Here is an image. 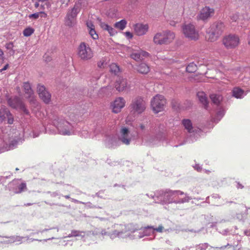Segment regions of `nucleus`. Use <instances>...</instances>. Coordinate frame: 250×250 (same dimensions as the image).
Returning <instances> with one entry per match:
<instances>
[{
	"label": "nucleus",
	"instance_id": "a211bd4d",
	"mask_svg": "<svg viewBox=\"0 0 250 250\" xmlns=\"http://www.w3.org/2000/svg\"><path fill=\"white\" fill-rule=\"evenodd\" d=\"M197 96L200 103L203 105L204 108L207 109L208 102L205 93L202 91L198 92L197 94Z\"/></svg>",
	"mask_w": 250,
	"mask_h": 250
},
{
	"label": "nucleus",
	"instance_id": "09e8293b",
	"mask_svg": "<svg viewBox=\"0 0 250 250\" xmlns=\"http://www.w3.org/2000/svg\"><path fill=\"white\" fill-rule=\"evenodd\" d=\"M13 45L12 43H9L6 45V48L8 49H10L12 47Z\"/></svg>",
	"mask_w": 250,
	"mask_h": 250
},
{
	"label": "nucleus",
	"instance_id": "6e6552de",
	"mask_svg": "<svg viewBox=\"0 0 250 250\" xmlns=\"http://www.w3.org/2000/svg\"><path fill=\"white\" fill-rule=\"evenodd\" d=\"M37 92L39 97L45 104L51 101V94L47 91L43 85L39 84L37 86Z\"/></svg>",
	"mask_w": 250,
	"mask_h": 250
},
{
	"label": "nucleus",
	"instance_id": "20e7f679",
	"mask_svg": "<svg viewBox=\"0 0 250 250\" xmlns=\"http://www.w3.org/2000/svg\"><path fill=\"white\" fill-rule=\"evenodd\" d=\"M78 56L81 60L86 61L91 60L94 56V53L88 44L82 42L78 47Z\"/></svg>",
	"mask_w": 250,
	"mask_h": 250
},
{
	"label": "nucleus",
	"instance_id": "2eb2a0df",
	"mask_svg": "<svg viewBox=\"0 0 250 250\" xmlns=\"http://www.w3.org/2000/svg\"><path fill=\"white\" fill-rule=\"evenodd\" d=\"M208 29L220 36L224 30L225 25L222 22H216L213 23Z\"/></svg>",
	"mask_w": 250,
	"mask_h": 250
},
{
	"label": "nucleus",
	"instance_id": "9b49d317",
	"mask_svg": "<svg viewBox=\"0 0 250 250\" xmlns=\"http://www.w3.org/2000/svg\"><path fill=\"white\" fill-rule=\"evenodd\" d=\"M22 88L26 98L28 99L31 103H34L36 101L35 96L31 88L30 83L28 82L23 83Z\"/></svg>",
	"mask_w": 250,
	"mask_h": 250
},
{
	"label": "nucleus",
	"instance_id": "3c124183",
	"mask_svg": "<svg viewBox=\"0 0 250 250\" xmlns=\"http://www.w3.org/2000/svg\"><path fill=\"white\" fill-rule=\"evenodd\" d=\"M248 44L250 45V30L249 34Z\"/></svg>",
	"mask_w": 250,
	"mask_h": 250
},
{
	"label": "nucleus",
	"instance_id": "6e6d98bb",
	"mask_svg": "<svg viewBox=\"0 0 250 250\" xmlns=\"http://www.w3.org/2000/svg\"><path fill=\"white\" fill-rule=\"evenodd\" d=\"M224 248H226V246L221 247V248H216V249H224Z\"/></svg>",
	"mask_w": 250,
	"mask_h": 250
},
{
	"label": "nucleus",
	"instance_id": "6ab92c4d",
	"mask_svg": "<svg viewBox=\"0 0 250 250\" xmlns=\"http://www.w3.org/2000/svg\"><path fill=\"white\" fill-rule=\"evenodd\" d=\"M137 71L141 74H147L150 71V67L146 63L142 62L137 66Z\"/></svg>",
	"mask_w": 250,
	"mask_h": 250
},
{
	"label": "nucleus",
	"instance_id": "4468645a",
	"mask_svg": "<svg viewBox=\"0 0 250 250\" xmlns=\"http://www.w3.org/2000/svg\"><path fill=\"white\" fill-rule=\"evenodd\" d=\"M148 30L147 24L137 23L134 25L135 33L138 36H143L146 33Z\"/></svg>",
	"mask_w": 250,
	"mask_h": 250
},
{
	"label": "nucleus",
	"instance_id": "603ef678",
	"mask_svg": "<svg viewBox=\"0 0 250 250\" xmlns=\"http://www.w3.org/2000/svg\"><path fill=\"white\" fill-rule=\"evenodd\" d=\"M140 128L142 129H144L145 128V126L144 125L142 124V125H140Z\"/></svg>",
	"mask_w": 250,
	"mask_h": 250
},
{
	"label": "nucleus",
	"instance_id": "7ed1b4c3",
	"mask_svg": "<svg viewBox=\"0 0 250 250\" xmlns=\"http://www.w3.org/2000/svg\"><path fill=\"white\" fill-rule=\"evenodd\" d=\"M80 10L81 5L79 3H76L72 8L68 10L64 18L65 25L72 27L75 24L77 14Z\"/></svg>",
	"mask_w": 250,
	"mask_h": 250
},
{
	"label": "nucleus",
	"instance_id": "c03bdc74",
	"mask_svg": "<svg viewBox=\"0 0 250 250\" xmlns=\"http://www.w3.org/2000/svg\"><path fill=\"white\" fill-rule=\"evenodd\" d=\"M126 36L128 37L129 38L131 39L133 37L132 34L129 32H126L125 33Z\"/></svg>",
	"mask_w": 250,
	"mask_h": 250
},
{
	"label": "nucleus",
	"instance_id": "49530a36",
	"mask_svg": "<svg viewBox=\"0 0 250 250\" xmlns=\"http://www.w3.org/2000/svg\"><path fill=\"white\" fill-rule=\"evenodd\" d=\"M72 235L77 236L79 235L80 232L78 231H73L72 232Z\"/></svg>",
	"mask_w": 250,
	"mask_h": 250
},
{
	"label": "nucleus",
	"instance_id": "dca6fc26",
	"mask_svg": "<svg viewBox=\"0 0 250 250\" xmlns=\"http://www.w3.org/2000/svg\"><path fill=\"white\" fill-rule=\"evenodd\" d=\"M164 44H168L171 43L175 38V34L174 32L169 30L163 31Z\"/></svg>",
	"mask_w": 250,
	"mask_h": 250
},
{
	"label": "nucleus",
	"instance_id": "4d7b16f0",
	"mask_svg": "<svg viewBox=\"0 0 250 250\" xmlns=\"http://www.w3.org/2000/svg\"><path fill=\"white\" fill-rule=\"evenodd\" d=\"M64 197L66 199H69L70 198L69 195H66Z\"/></svg>",
	"mask_w": 250,
	"mask_h": 250
},
{
	"label": "nucleus",
	"instance_id": "864d4df0",
	"mask_svg": "<svg viewBox=\"0 0 250 250\" xmlns=\"http://www.w3.org/2000/svg\"><path fill=\"white\" fill-rule=\"evenodd\" d=\"M6 149V148H1L0 149V153L2 152H4Z\"/></svg>",
	"mask_w": 250,
	"mask_h": 250
},
{
	"label": "nucleus",
	"instance_id": "473e14b6",
	"mask_svg": "<svg viewBox=\"0 0 250 250\" xmlns=\"http://www.w3.org/2000/svg\"><path fill=\"white\" fill-rule=\"evenodd\" d=\"M26 188H27L26 184L25 183H22L19 186V191L17 192V193H21L23 191L25 190Z\"/></svg>",
	"mask_w": 250,
	"mask_h": 250
},
{
	"label": "nucleus",
	"instance_id": "1a4fd4ad",
	"mask_svg": "<svg viewBox=\"0 0 250 250\" xmlns=\"http://www.w3.org/2000/svg\"><path fill=\"white\" fill-rule=\"evenodd\" d=\"M114 87L116 90L119 92L126 91L130 88L127 80L122 77L117 78L115 82Z\"/></svg>",
	"mask_w": 250,
	"mask_h": 250
},
{
	"label": "nucleus",
	"instance_id": "4c0bfd02",
	"mask_svg": "<svg viewBox=\"0 0 250 250\" xmlns=\"http://www.w3.org/2000/svg\"><path fill=\"white\" fill-rule=\"evenodd\" d=\"M4 53L3 51L0 48V65H1L4 61Z\"/></svg>",
	"mask_w": 250,
	"mask_h": 250
},
{
	"label": "nucleus",
	"instance_id": "de8ad7c7",
	"mask_svg": "<svg viewBox=\"0 0 250 250\" xmlns=\"http://www.w3.org/2000/svg\"><path fill=\"white\" fill-rule=\"evenodd\" d=\"M62 134L63 135H70L71 134L70 131H65L64 132H62Z\"/></svg>",
	"mask_w": 250,
	"mask_h": 250
},
{
	"label": "nucleus",
	"instance_id": "13d9d810",
	"mask_svg": "<svg viewBox=\"0 0 250 250\" xmlns=\"http://www.w3.org/2000/svg\"><path fill=\"white\" fill-rule=\"evenodd\" d=\"M16 170H19V169H18V168H17L16 169Z\"/></svg>",
	"mask_w": 250,
	"mask_h": 250
},
{
	"label": "nucleus",
	"instance_id": "f704fd0d",
	"mask_svg": "<svg viewBox=\"0 0 250 250\" xmlns=\"http://www.w3.org/2000/svg\"><path fill=\"white\" fill-rule=\"evenodd\" d=\"M40 16H41L42 14L40 12H38L37 13L29 15V18L30 19H37L39 18Z\"/></svg>",
	"mask_w": 250,
	"mask_h": 250
},
{
	"label": "nucleus",
	"instance_id": "7c9ffc66",
	"mask_svg": "<svg viewBox=\"0 0 250 250\" xmlns=\"http://www.w3.org/2000/svg\"><path fill=\"white\" fill-rule=\"evenodd\" d=\"M89 34H90V36L94 40H97L98 39V35L97 34L95 28L94 29H91L89 30H88Z\"/></svg>",
	"mask_w": 250,
	"mask_h": 250
},
{
	"label": "nucleus",
	"instance_id": "79ce46f5",
	"mask_svg": "<svg viewBox=\"0 0 250 250\" xmlns=\"http://www.w3.org/2000/svg\"><path fill=\"white\" fill-rule=\"evenodd\" d=\"M8 117V123L9 124H12L13 123L14 119L13 117H11V115L9 114L8 116H7Z\"/></svg>",
	"mask_w": 250,
	"mask_h": 250
},
{
	"label": "nucleus",
	"instance_id": "e433bc0d",
	"mask_svg": "<svg viewBox=\"0 0 250 250\" xmlns=\"http://www.w3.org/2000/svg\"><path fill=\"white\" fill-rule=\"evenodd\" d=\"M107 31L108 32L110 36H113L117 33L116 30L110 26H109V28L107 29Z\"/></svg>",
	"mask_w": 250,
	"mask_h": 250
},
{
	"label": "nucleus",
	"instance_id": "cd10ccee",
	"mask_svg": "<svg viewBox=\"0 0 250 250\" xmlns=\"http://www.w3.org/2000/svg\"><path fill=\"white\" fill-rule=\"evenodd\" d=\"M34 31L33 28L29 27L23 30V34L25 37H29L34 32Z\"/></svg>",
	"mask_w": 250,
	"mask_h": 250
},
{
	"label": "nucleus",
	"instance_id": "c85d7f7f",
	"mask_svg": "<svg viewBox=\"0 0 250 250\" xmlns=\"http://www.w3.org/2000/svg\"><path fill=\"white\" fill-rule=\"evenodd\" d=\"M10 115V113L6 109H0V122H2L5 118V115Z\"/></svg>",
	"mask_w": 250,
	"mask_h": 250
},
{
	"label": "nucleus",
	"instance_id": "2f4dec72",
	"mask_svg": "<svg viewBox=\"0 0 250 250\" xmlns=\"http://www.w3.org/2000/svg\"><path fill=\"white\" fill-rule=\"evenodd\" d=\"M140 59L141 61L145 59V58H147L149 56V54L146 51L140 50Z\"/></svg>",
	"mask_w": 250,
	"mask_h": 250
},
{
	"label": "nucleus",
	"instance_id": "8fccbe9b",
	"mask_svg": "<svg viewBox=\"0 0 250 250\" xmlns=\"http://www.w3.org/2000/svg\"><path fill=\"white\" fill-rule=\"evenodd\" d=\"M175 193H179L181 195H183L184 194V192L183 191H174L173 192V194H174Z\"/></svg>",
	"mask_w": 250,
	"mask_h": 250
},
{
	"label": "nucleus",
	"instance_id": "a878e982",
	"mask_svg": "<svg viewBox=\"0 0 250 250\" xmlns=\"http://www.w3.org/2000/svg\"><path fill=\"white\" fill-rule=\"evenodd\" d=\"M126 23V21L125 20H122L120 21L115 23L114 26L116 28L122 30L125 27Z\"/></svg>",
	"mask_w": 250,
	"mask_h": 250
},
{
	"label": "nucleus",
	"instance_id": "f257e3e1",
	"mask_svg": "<svg viewBox=\"0 0 250 250\" xmlns=\"http://www.w3.org/2000/svg\"><path fill=\"white\" fill-rule=\"evenodd\" d=\"M167 103V100L164 96L157 94L151 100L150 106L153 112L157 114L165 110Z\"/></svg>",
	"mask_w": 250,
	"mask_h": 250
},
{
	"label": "nucleus",
	"instance_id": "c756f323",
	"mask_svg": "<svg viewBox=\"0 0 250 250\" xmlns=\"http://www.w3.org/2000/svg\"><path fill=\"white\" fill-rule=\"evenodd\" d=\"M130 57L136 61H141L140 52H133L130 54Z\"/></svg>",
	"mask_w": 250,
	"mask_h": 250
},
{
	"label": "nucleus",
	"instance_id": "b1692460",
	"mask_svg": "<svg viewBox=\"0 0 250 250\" xmlns=\"http://www.w3.org/2000/svg\"><path fill=\"white\" fill-rule=\"evenodd\" d=\"M210 98L212 102L216 104H218L222 100V97L218 94H212L210 95Z\"/></svg>",
	"mask_w": 250,
	"mask_h": 250
},
{
	"label": "nucleus",
	"instance_id": "ddd939ff",
	"mask_svg": "<svg viewBox=\"0 0 250 250\" xmlns=\"http://www.w3.org/2000/svg\"><path fill=\"white\" fill-rule=\"evenodd\" d=\"M119 140L126 145H128L130 144L131 138L129 135V130L127 127H123L121 128Z\"/></svg>",
	"mask_w": 250,
	"mask_h": 250
},
{
	"label": "nucleus",
	"instance_id": "39448f33",
	"mask_svg": "<svg viewBox=\"0 0 250 250\" xmlns=\"http://www.w3.org/2000/svg\"><path fill=\"white\" fill-rule=\"evenodd\" d=\"M131 112L140 114L146 109V103L143 98L137 97L133 99L130 104Z\"/></svg>",
	"mask_w": 250,
	"mask_h": 250
},
{
	"label": "nucleus",
	"instance_id": "f03ea898",
	"mask_svg": "<svg viewBox=\"0 0 250 250\" xmlns=\"http://www.w3.org/2000/svg\"><path fill=\"white\" fill-rule=\"evenodd\" d=\"M182 31L185 38L189 40L196 41L199 39V32L192 23L183 24L182 26Z\"/></svg>",
	"mask_w": 250,
	"mask_h": 250
},
{
	"label": "nucleus",
	"instance_id": "a18cd8bd",
	"mask_svg": "<svg viewBox=\"0 0 250 250\" xmlns=\"http://www.w3.org/2000/svg\"><path fill=\"white\" fill-rule=\"evenodd\" d=\"M70 0H61L62 4H64L65 5H67Z\"/></svg>",
	"mask_w": 250,
	"mask_h": 250
},
{
	"label": "nucleus",
	"instance_id": "a19ab883",
	"mask_svg": "<svg viewBox=\"0 0 250 250\" xmlns=\"http://www.w3.org/2000/svg\"><path fill=\"white\" fill-rule=\"evenodd\" d=\"M101 27L104 29V30H107V29L109 28V25H107V24L105 23H101Z\"/></svg>",
	"mask_w": 250,
	"mask_h": 250
},
{
	"label": "nucleus",
	"instance_id": "4be33fe9",
	"mask_svg": "<svg viewBox=\"0 0 250 250\" xmlns=\"http://www.w3.org/2000/svg\"><path fill=\"white\" fill-rule=\"evenodd\" d=\"M182 124L185 128L189 133L193 131V126L191 121L189 119H184L182 121Z\"/></svg>",
	"mask_w": 250,
	"mask_h": 250
},
{
	"label": "nucleus",
	"instance_id": "423d86ee",
	"mask_svg": "<svg viewBox=\"0 0 250 250\" xmlns=\"http://www.w3.org/2000/svg\"><path fill=\"white\" fill-rule=\"evenodd\" d=\"M223 44L227 49L234 48L240 43V39L238 36L234 34H229L225 36L222 40Z\"/></svg>",
	"mask_w": 250,
	"mask_h": 250
},
{
	"label": "nucleus",
	"instance_id": "c9c22d12",
	"mask_svg": "<svg viewBox=\"0 0 250 250\" xmlns=\"http://www.w3.org/2000/svg\"><path fill=\"white\" fill-rule=\"evenodd\" d=\"M106 65V62L105 60L102 59L99 62H98L97 63L98 67L102 68H104Z\"/></svg>",
	"mask_w": 250,
	"mask_h": 250
},
{
	"label": "nucleus",
	"instance_id": "37998d69",
	"mask_svg": "<svg viewBox=\"0 0 250 250\" xmlns=\"http://www.w3.org/2000/svg\"><path fill=\"white\" fill-rule=\"evenodd\" d=\"M9 67V64L7 63L4 65V66L2 68L0 69V72H2L4 70H6Z\"/></svg>",
	"mask_w": 250,
	"mask_h": 250
},
{
	"label": "nucleus",
	"instance_id": "412c9836",
	"mask_svg": "<svg viewBox=\"0 0 250 250\" xmlns=\"http://www.w3.org/2000/svg\"><path fill=\"white\" fill-rule=\"evenodd\" d=\"M219 37V36L217 35L216 33L211 31L209 29H208L206 38L208 41L214 42L216 41Z\"/></svg>",
	"mask_w": 250,
	"mask_h": 250
},
{
	"label": "nucleus",
	"instance_id": "58836bf2",
	"mask_svg": "<svg viewBox=\"0 0 250 250\" xmlns=\"http://www.w3.org/2000/svg\"><path fill=\"white\" fill-rule=\"evenodd\" d=\"M230 19L232 21H236L238 19V15L237 14H233L230 17Z\"/></svg>",
	"mask_w": 250,
	"mask_h": 250
},
{
	"label": "nucleus",
	"instance_id": "ea45409f",
	"mask_svg": "<svg viewBox=\"0 0 250 250\" xmlns=\"http://www.w3.org/2000/svg\"><path fill=\"white\" fill-rule=\"evenodd\" d=\"M86 24L88 30H89L91 29L95 28V26L94 25L92 22H88Z\"/></svg>",
	"mask_w": 250,
	"mask_h": 250
},
{
	"label": "nucleus",
	"instance_id": "f3484780",
	"mask_svg": "<svg viewBox=\"0 0 250 250\" xmlns=\"http://www.w3.org/2000/svg\"><path fill=\"white\" fill-rule=\"evenodd\" d=\"M35 7L37 9V10L42 14V17L46 18L47 15L45 13L44 11L45 10V5H46V2H43L42 1H37L34 0Z\"/></svg>",
	"mask_w": 250,
	"mask_h": 250
},
{
	"label": "nucleus",
	"instance_id": "393cba45",
	"mask_svg": "<svg viewBox=\"0 0 250 250\" xmlns=\"http://www.w3.org/2000/svg\"><path fill=\"white\" fill-rule=\"evenodd\" d=\"M109 69L110 71L115 75H117L120 71L119 66L115 63H112L109 65Z\"/></svg>",
	"mask_w": 250,
	"mask_h": 250
},
{
	"label": "nucleus",
	"instance_id": "5701e85b",
	"mask_svg": "<svg viewBox=\"0 0 250 250\" xmlns=\"http://www.w3.org/2000/svg\"><path fill=\"white\" fill-rule=\"evenodd\" d=\"M244 93V91L239 87H234L232 90V95L236 98H241Z\"/></svg>",
	"mask_w": 250,
	"mask_h": 250
},
{
	"label": "nucleus",
	"instance_id": "f8f14e48",
	"mask_svg": "<svg viewBox=\"0 0 250 250\" xmlns=\"http://www.w3.org/2000/svg\"><path fill=\"white\" fill-rule=\"evenodd\" d=\"M8 104L14 108H20L22 109L26 114H28L27 110L25 108L24 105L19 97H15L10 98L8 100Z\"/></svg>",
	"mask_w": 250,
	"mask_h": 250
},
{
	"label": "nucleus",
	"instance_id": "0eeeda50",
	"mask_svg": "<svg viewBox=\"0 0 250 250\" xmlns=\"http://www.w3.org/2000/svg\"><path fill=\"white\" fill-rule=\"evenodd\" d=\"M126 101L122 97H118L111 103L110 107L112 111L114 113H118L125 106Z\"/></svg>",
	"mask_w": 250,
	"mask_h": 250
},
{
	"label": "nucleus",
	"instance_id": "72a5a7b5",
	"mask_svg": "<svg viewBox=\"0 0 250 250\" xmlns=\"http://www.w3.org/2000/svg\"><path fill=\"white\" fill-rule=\"evenodd\" d=\"M146 228L153 229L154 230H156V231H157L158 232H162L163 231V229H164V227L162 226H159L157 228H154L152 226H147V227H146Z\"/></svg>",
	"mask_w": 250,
	"mask_h": 250
},
{
	"label": "nucleus",
	"instance_id": "9d476101",
	"mask_svg": "<svg viewBox=\"0 0 250 250\" xmlns=\"http://www.w3.org/2000/svg\"><path fill=\"white\" fill-rule=\"evenodd\" d=\"M214 10L208 6L203 8L197 16L198 20L206 21L214 14Z\"/></svg>",
	"mask_w": 250,
	"mask_h": 250
},
{
	"label": "nucleus",
	"instance_id": "5fc2aeb1",
	"mask_svg": "<svg viewBox=\"0 0 250 250\" xmlns=\"http://www.w3.org/2000/svg\"><path fill=\"white\" fill-rule=\"evenodd\" d=\"M197 171H200L201 170V168H200L199 167H198L196 168Z\"/></svg>",
	"mask_w": 250,
	"mask_h": 250
},
{
	"label": "nucleus",
	"instance_id": "bb28decb",
	"mask_svg": "<svg viewBox=\"0 0 250 250\" xmlns=\"http://www.w3.org/2000/svg\"><path fill=\"white\" fill-rule=\"evenodd\" d=\"M186 70L189 73H193L197 70V65L194 62H191L187 66Z\"/></svg>",
	"mask_w": 250,
	"mask_h": 250
},
{
	"label": "nucleus",
	"instance_id": "aec40b11",
	"mask_svg": "<svg viewBox=\"0 0 250 250\" xmlns=\"http://www.w3.org/2000/svg\"><path fill=\"white\" fill-rule=\"evenodd\" d=\"M153 41L154 43L156 45L164 44L163 31L162 32H158L155 34L153 37Z\"/></svg>",
	"mask_w": 250,
	"mask_h": 250
}]
</instances>
